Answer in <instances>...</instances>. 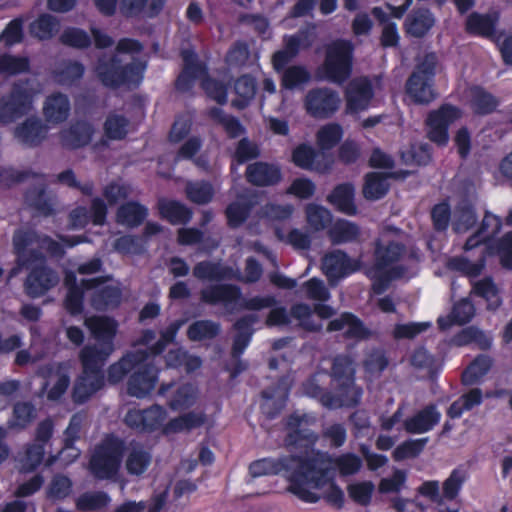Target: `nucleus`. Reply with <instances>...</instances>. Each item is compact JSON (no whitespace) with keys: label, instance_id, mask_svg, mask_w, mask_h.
I'll return each mask as SVG.
<instances>
[{"label":"nucleus","instance_id":"nucleus-27","mask_svg":"<svg viewBox=\"0 0 512 512\" xmlns=\"http://www.w3.org/2000/svg\"><path fill=\"white\" fill-rule=\"evenodd\" d=\"M246 178L255 186H272L281 180V171L278 166L266 162H255L248 165Z\"/></svg>","mask_w":512,"mask_h":512},{"label":"nucleus","instance_id":"nucleus-45","mask_svg":"<svg viewBox=\"0 0 512 512\" xmlns=\"http://www.w3.org/2000/svg\"><path fill=\"white\" fill-rule=\"evenodd\" d=\"M111 502L110 496L103 491H89L82 493L75 501L79 511H97L107 507Z\"/></svg>","mask_w":512,"mask_h":512},{"label":"nucleus","instance_id":"nucleus-22","mask_svg":"<svg viewBox=\"0 0 512 512\" xmlns=\"http://www.w3.org/2000/svg\"><path fill=\"white\" fill-rule=\"evenodd\" d=\"M346 110L349 113H357L365 110L373 96L370 81L367 78L352 80L346 89Z\"/></svg>","mask_w":512,"mask_h":512},{"label":"nucleus","instance_id":"nucleus-64","mask_svg":"<svg viewBox=\"0 0 512 512\" xmlns=\"http://www.w3.org/2000/svg\"><path fill=\"white\" fill-rule=\"evenodd\" d=\"M466 479L467 474L464 470H453L449 477L443 482L444 497L448 500L455 499Z\"/></svg>","mask_w":512,"mask_h":512},{"label":"nucleus","instance_id":"nucleus-53","mask_svg":"<svg viewBox=\"0 0 512 512\" xmlns=\"http://www.w3.org/2000/svg\"><path fill=\"white\" fill-rule=\"evenodd\" d=\"M303 297L317 302H326L330 299V292L324 282L318 278H311L304 282L298 291Z\"/></svg>","mask_w":512,"mask_h":512},{"label":"nucleus","instance_id":"nucleus-13","mask_svg":"<svg viewBox=\"0 0 512 512\" xmlns=\"http://www.w3.org/2000/svg\"><path fill=\"white\" fill-rule=\"evenodd\" d=\"M460 115V111L451 105H443L438 110L430 112L426 120L428 138L438 145L446 144L447 129L460 118Z\"/></svg>","mask_w":512,"mask_h":512},{"label":"nucleus","instance_id":"nucleus-28","mask_svg":"<svg viewBox=\"0 0 512 512\" xmlns=\"http://www.w3.org/2000/svg\"><path fill=\"white\" fill-rule=\"evenodd\" d=\"M151 461V454L143 446L133 444L125 457V469L132 476H141L147 471Z\"/></svg>","mask_w":512,"mask_h":512},{"label":"nucleus","instance_id":"nucleus-49","mask_svg":"<svg viewBox=\"0 0 512 512\" xmlns=\"http://www.w3.org/2000/svg\"><path fill=\"white\" fill-rule=\"evenodd\" d=\"M84 70L79 62L62 61L55 68L54 75L59 84L70 85L83 76Z\"/></svg>","mask_w":512,"mask_h":512},{"label":"nucleus","instance_id":"nucleus-19","mask_svg":"<svg viewBox=\"0 0 512 512\" xmlns=\"http://www.w3.org/2000/svg\"><path fill=\"white\" fill-rule=\"evenodd\" d=\"M171 391L167 402L170 409L179 411L190 408L197 399V389L189 383L176 385L174 382L163 383L158 389L159 396H166Z\"/></svg>","mask_w":512,"mask_h":512},{"label":"nucleus","instance_id":"nucleus-1","mask_svg":"<svg viewBox=\"0 0 512 512\" xmlns=\"http://www.w3.org/2000/svg\"><path fill=\"white\" fill-rule=\"evenodd\" d=\"M362 467V460L353 453H345L333 459L321 451L307 452L302 468L306 477V502L316 503L325 499L330 505L340 508L343 504L344 493L334 481L335 469L340 475L356 474Z\"/></svg>","mask_w":512,"mask_h":512},{"label":"nucleus","instance_id":"nucleus-35","mask_svg":"<svg viewBox=\"0 0 512 512\" xmlns=\"http://www.w3.org/2000/svg\"><path fill=\"white\" fill-rule=\"evenodd\" d=\"M103 281V278H93L83 280L81 287L75 283L71 284L65 299L67 310L72 314L80 313L82 310L83 289L95 288Z\"/></svg>","mask_w":512,"mask_h":512},{"label":"nucleus","instance_id":"nucleus-16","mask_svg":"<svg viewBox=\"0 0 512 512\" xmlns=\"http://www.w3.org/2000/svg\"><path fill=\"white\" fill-rule=\"evenodd\" d=\"M37 375L42 377V390L47 391L49 400H58L70 385V376L60 364H47L38 368Z\"/></svg>","mask_w":512,"mask_h":512},{"label":"nucleus","instance_id":"nucleus-60","mask_svg":"<svg viewBox=\"0 0 512 512\" xmlns=\"http://www.w3.org/2000/svg\"><path fill=\"white\" fill-rule=\"evenodd\" d=\"M227 271L219 264L203 261L193 269V275L202 280H221L226 277Z\"/></svg>","mask_w":512,"mask_h":512},{"label":"nucleus","instance_id":"nucleus-54","mask_svg":"<svg viewBox=\"0 0 512 512\" xmlns=\"http://www.w3.org/2000/svg\"><path fill=\"white\" fill-rule=\"evenodd\" d=\"M303 39L304 36L302 34L290 36L286 39L284 49L276 52L273 56L274 66L276 69L283 67L298 53Z\"/></svg>","mask_w":512,"mask_h":512},{"label":"nucleus","instance_id":"nucleus-25","mask_svg":"<svg viewBox=\"0 0 512 512\" xmlns=\"http://www.w3.org/2000/svg\"><path fill=\"white\" fill-rule=\"evenodd\" d=\"M93 127L84 121H78L59 132L60 143L68 149H77L86 146L91 141Z\"/></svg>","mask_w":512,"mask_h":512},{"label":"nucleus","instance_id":"nucleus-18","mask_svg":"<svg viewBox=\"0 0 512 512\" xmlns=\"http://www.w3.org/2000/svg\"><path fill=\"white\" fill-rule=\"evenodd\" d=\"M167 418V411L160 405H152L147 409L129 410L125 415V423L140 431H152L159 428Z\"/></svg>","mask_w":512,"mask_h":512},{"label":"nucleus","instance_id":"nucleus-63","mask_svg":"<svg viewBox=\"0 0 512 512\" xmlns=\"http://www.w3.org/2000/svg\"><path fill=\"white\" fill-rule=\"evenodd\" d=\"M476 214L469 204H464L457 208L454 216L453 228L456 232H466L476 222Z\"/></svg>","mask_w":512,"mask_h":512},{"label":"nucleus","instance_id":"nucleus-44","mask_svg":"<svg viewBox=\"0 0 512 512\" xmlns=\"http://www.w3.org/2000/svg\"><path fill=\"white\" fill-rule=\"evenodd\" d=\"M331 241L335 244L357 241L360 238V228L347 220H338L329 231Z\"/></svg>","mask_w":512,"mask_h":512},{"label":"nucleus","instance_id":"nucleus-51","mask_svg":"<svg viewBox=\"0 0 512 512\" xmlns=\"http://www.w3.org/2000/svg\"><path fill=\"white\" fill-rule=\"evenodd\" d=\"M235 93L241 98L240 100H234L233 106L243 109L246 107L248 101L253 99L256 93V84L252 77L248 75L241 76L234 85Z\"/></svg>","mask_w":512,"mask_h":512},{"label":"nucleus","instance_id":"nucleus-39","mask_svg":"<svg viewBox=\"0 0 512 512\" xmlns=\"http://www.w3.org/2000/svg\"><path fill=\"white\" fill-rule=\"evenodd\" d=\"M205 420L206 416L202 412L191 411L170 420L165 431L167 433L190 431L203 425Z\"/></svg>","mask_w":512,"mask_h":512},{"label":"nucleus","instance_id":"nucleus-30","mask_svg":"<svg viewBox=\"0 0 512 512\" xmlns=\"http://www.w3.org/2000/svg\"><path fill=\"white\" fill-rule=\"evenodd\" d=\"M182 58L184 61V69L176 81V87L178 90L186 91L191 87L194 78L204 74V69L202 65L196 61V56L193 52L184 50L182 52Z\"/></svg>","mask_w":512,"mask_h":512},{"label":"nucleus","instance_id":"nucleus-23","mask_svg":"<svg viewBox=\"0 0 512 512\" xmlns=\"http://www.w3.org/2000/svg\"><path fill=\"white\" fill-rule=\"evenodd\" d=\"M48 129V125L41 119L30 117L14 129V136L26 146H37L46 139Z\"/></svg>","mask_w":512,"mask_h":512},{"label":"nucleus","instance_id":"nucleus-31","mask_svg":"<svg viewBox=\"0 0 512 512\" xmlns=\"http://www.w3.org/2000/svg\"><path fill=\"white\" fill-rule=\"evenodd\" d=\"M158 207L162 217L174 225L185 224L192 218V211L178 201L161 199Z\"/></svg>","mask_w":512,"mask_h":512},{"label":"nucleus","instance_id":"nucleus-48","mask_svg":"<svg viewBox=\"0 0 512 512\" xmlns=\"http://www.w3.org/2000/svg\"><path fill=\"white\" fill-rule=\"evenodd\" d=\"M91 302L97 310L117 307L121 302V290L117 286H105L94 292Z\"/></svg>","mask_w":512,"mask_h":512},{"label":"nucleus","instance_id":"nucleus-47","mask_svg":"<svg viewBox=\"0 0 512 512\" xmlns=\"http://www.w3.org/2000/svg\"><path fill=\"white\" fill-rule=\"evenodd\" d=\"M452 342L456 346H465L475 343L480 349H488L491 345V338L480 329L469 326L456 334Z\"/></svg>","mask_w":512,"mask_h":512},{"label":"nucleus","instance_id":"nucleus-46","mask_svg":"<svg viewBox=\"0 0 512 512\" xmlns=\"http://www.w3.org/2000/svg\"><path fill=\"white\" fill-rule=\"evenodd\" d=\"M254 204L255 202L252 199L244 196L232 202L226 208L228 224L234 228L240 226L247 219Z\"/></svg>","mask_w":512,"mask_h":512},{"label":"nucleus","instance_id":"nucleus-8","mask_svg":"<svg viewBox=\"0 0 512 512\" xmlns=\"http://www.w3.org/2000/svg\"><path fill=\"white\" fill-rule=\"evenodd\" d=\"M123 443L114 437L105 438L94 450L89 469L100 480L114 479L119 471Z\"/></svg>","mask_w":512,"mask_h":512},{"label":"nucleus","instance_id":"nucleus-6","mask_svg":"<svg viewBox=\"0 0 512 512\" xmlns=\"http://www.w3.org/2000/svg\"><path fill=\"white\" fill-rule=\"evenodd\" d=\"M304 456L288 455L278 459L264 458L252 462L249 472L252 477L282 474L288 481V490L306 502V477L302 468Z\"/></svg>","mask_w":512,"mask_h":512},{"label":"nucleus","instance_id":"nucleus-4","mask_svg":"<svg viewBox=\"0 0 512 512\" xmlns=\"http://www.w3.org/2000/svg\"><path fill=\"white\" fill-rule=\"evenodd\" d=\"M399 233V229L386 226L376 242L375 264L367 271L368 277L373 280L372 289L376 294L383 293L392 280L405 273L403 266L396 265L406 253L405 246L391 239L394 234Z\"/></svg>","mask_w":512,"mask_h":512},{"label":"nucleus","instance_id":"nucleus-58","mask_svg":"<svg viewBox=\"0 0 512 512\" xmlns=\"http://www.w3.org/2000/svg\"><path fill=\"white\" fill-rule=\"evenodd\" d=\"M471 101L474 109L481 114L491 113L498 105V101L482 88L471 89Z\"/></svg>","mask_w":512,"mask_h":512},{"label":"nucleus","instance_id":"nucleus-14","mask_svg":"<svg viewBox=\"0 0 512 512\" xmlns=\"http://www.w3.org/2000/svg\"><path fill=\"white\" fill-rule=\"evenodd\" d=\"M258 321V315L249 314L243 316L234 324L236 334L234 336L231 350V356L235 362V370L233 372V376H236L237 374L241 373L247 367L246 363L240 360V355L244 352V350L246 349L251 340L253 334L252 326Z\"/></svg>","mask_w":512,"mask_h":512},{"label":"nucleus","instance_id":"nucleus-41","mask_svg":"<svg viewBox=\"0 0 512 512\" xmlns=\"http://www.w3.org/2000/svg\"><path fill=\"white\" fill-rule=\"evenodd\" d=\"M472 293L484 298L490 310H496L501 305L498 288L490 277L473 282Z\"/></svg>","mask_w":512,"mask_h":512},{"label":"nucleus","instance_id":"nucleus-10","mask_svg":"<svg viewBox=\"0 0 512 512\" xmlns=\"http://www.w3.org/2000/svg\"><path fill=\"white\" fill-rule=\"evenodd\" d=\"M33 109V93L27 83L18 82L0 97V124H12Z\"/></svg>","mask_w":512,"mask_h":512},{"label":"nucleus","instance_id":"nucleus-32","mask_svg":"<svg viewBox=\"0 0 512 512\" xmlns=\"http://www.w3.org/2000/svg\"><path fill=\"white\" fill-rule=\"evenodd\" d=\"M84 324L99 342L113 341L117 328L113 319L106 316H92L86 318Z\"/></svg>","mask_w":512,"mask_h":512},{"label":"nucleus","instance_id":"nucleus-11","mask_svg":"<svg viewBox=\"0 0 512 512\" xmlns=\"http://www.w3.org/2000/svg\"><path fill=\"white\" fill-rule=\"evenodd\" d=\"M314 418L307 414H292L287 420L286 446L291 452L300 450L295 456H305L307 452L315 451L312 446L316 443L318 436L310 429Z\"/></svg>","mask_w":512,"mask_h":512},{"label":"nucleus","instance_id":"nucleus-12","mask_svg":"<svg viewBox=\"0 0 512 512\" xmlns=\"http://www.w3.org/2000/svg\"><path fill=\"white\" fill-rule=\"evenodd\" d=\"M341 98L338 92L328 87L310 89L304 98V108L317 119L331 117L339 108Z\"/></svg>","mask_w":512,"mask_h":512},{"label":"nucleus","instance_id":"nucleus-15","mask_svg":"<svg viewBox=\"0 0 512 512\" xmlns=\"http://www.w3.org/2000/svg\"><path fill=\"white\" fill-rule=\"evenodd\" d=\"M358 260L351 259L340 250L326 254L322 259V270L331 285H335L340 279L359 270Z\"/></svg>","mask_w":512,"mask_h":512},{"label":"nucleus","instance_id":"nucleus-26","mask_svg":"<svg viewBox=\"0 0 512 512\" xmlns=\"http://www.w3.org/2000/svg\"><path fill=\"white\" fill-rule=\"evenodd\" d=\"M441 419V413L435 405H428L404 421L408 433L422 434L434 428Z\"/></svg>","mask_w":512,"mask_h":512},{"label":"nucleus","instance_id":"nucleus-38","mask_svg":"<svg viewBox=\"0 0 512 512\" xmlns=\"http://www.w3.org/2000/svg\"><path fill=\"white\" fill-rule=\"evenodd\" d=\"M354 187L351 184L345 183L338 185L328 200L335 205L341 212L349 215L356 213V207L353 203Z\"/></svg>","mask_w":512,"mask_h":512},{"label":"nucleus","instance_id":"nucleus-57","mask_svg":"<svg viewBox=\"0 0 512 512\" xmlns=\"http://www.w3.org/2000/svg\"><path fill=\"white\" fill-rule=\"evenodd\" d=\"M210 117L222 125L226 133L231 138L240 136L243 133V127L240 122L232 116L226 115L220 108H212L209 111Z\"/></svg>","mask_w":512,"mask_h":512},{"label":"nucleus","instance_id":"nucleus-36","mask_svg":"<svg viewBox=\"0 0 512 512\" xmlns=\"http://www.w3.org/2000/svg\"><path fill=\"white\" fill-rule=\"evenodd\" d=\"M238 296L239 290L232 285H213L201 291V300L209 304L231 303Z\"/></svg>","mask_w":512,"mask_h":512},{"label":"nucleus","instance_id":"nucleus-29","mask_svg":"<svg viewBox=\"0 0 512 512\" xmlns=\"http://www.w3.org/2000/svg\"><path fill=\"white\" fill-rule=\"evenodd\" d=\"M165 0H120V12L133 17L144 14L149 17L157 15L163 8Z\"/></svg>","mask_w":512,"mask_h":512},{"label":"nucleus","instance_id":"nucleus-21","mask_svg":"<svg viewBox=\"0 0 512 512\" xmlns=\"http://www.w3.org/2000/svg\"><path fill=\"white\" fill-rule=\"evenodd\" d=\"M114 350V343L110 340L84 346L79 353L83 369L101 372V368Z\"/></svg>","mask_w":512,"mask_h":512},{"label":"nucleus","instance_id":"nucleus-24","mask_svg":"<svg viewBox=\"0 0 512 512\" xmlns=\"http://www.w3.org/2000/svg\"><path fill=\"white\" fill-rule=\"evenodd\" d=\"M104 385L102 372L83 369L75 381L72 397L76 403H84Z\"/></svg>","mask_w":512,"mask_h":512},{"label":"nucleus","instance_id":"nucleus-3","mask_svg":"<svg viewBox=\"0 0 512 512\" xmlns=\"http://www.w3.org/2000/svg\"><path fill=\"white\" fill-rule=\"evenodd\" d=\"M148 356L147 349H137L126 353L109 366L108 382L113 385L118 384L128 373L134 371L127 382V393L138 399L147 397L154 390L158 381V369L147 362Z\"/></svg>","mask_w":512,"mask_h":512},{"label":"nucleus","instance_id":"nucleus-17","mask_svg":"<svg viewBox=\"0 0 512 512\" xmlns=\"http://www.w3.org/2000/svg\"><path fill=\"white\" fill-rule=\"evenodd\" d=\"M24 282V291L31 298H39L59 283L58 274L51 268L40 265L31 267Z\"/></svg>","mask_w":512,"mask_h":512},{"label":"nucleus","instance_id":"nucleus-20","mask_svg":"<svg viewBox=\"0 0 512 512\" xmlns=\"http://www.w3.org/2000/svg\"><path fill=\"white\" fill-rule=\"evenodd\" d=\"M71 102L68 95L54 92L46 96L42 104V115L45 122L56 126L64 123L70 116Z\"/></svg>","mask_w":512,"mask_h":512},{"label":"nucleus","instance_id":"nucleus-7","mask_svg":"<svg viewBox=\"0 0 512 512\" xmlns=\"http://www.w3.org/2000/svg\"><path fill=\"white\" fill-rule=\"evenodd\" d=\"M436 65L437 56L434 53H428L418 61L407 79L406 93L415 103L427 105L437 98L434 90Z\"/></svg>","mask_w":512,"mask_h":512},{"label":"nucleus","instance_id":"nucleus-59","mask_svg":"<svg viewBox=\"0 0 512 512\" xmlns=\"http://www.w3.org/2000/svg\"><path fill=\"white\" fill-rule=\"evenodd\" d=\"M354 365L348 356H338L333 361L332 376L340 383H349L353 381Z\"/></svg>","mask_w":512,"mask_h":512},{"label":"nucleus","instance_id":"nucleus-9","mask_svg":"<svg viewBox=\"0 0 512 512\" xmlns=\"http://www.w3.org/2000/svg\"><path fill=\"white\" fill-rule=\"evenodd\" d=\"M352 51L353 47L348 41L337 40L329 44L320 68L323 78L335 84L344 83L352 72Z\"/></svg>","mask_w":512,"mask_h":512},{"label":"nucleus","instance_id":"nucleus-2","mask_svg":"<svg viewBox=\"0 0 512 512\" xmlns=\"http://www.w3.org/2000/svg\"><path fill=\"white\" fill-rule=\"evenodd\" d=\"M140 42L121 39L113 54L102 55L97 62L95 72L98 79L107 87H118L125 83H138L146 69L145 61L135 58L142 51Z\"/></svg>","mask_w":512,"mask_h":512},{"label":"nucleus","instance_id":"nucleus-40","mask_svg":"<svg viewBox=\"0 0 512 512\" xmlns=\"http://www.w3.org/2000/svg\"><path fill=\"white\" fill-rule=\"evenodd\" d=\"M492 359L488 355L477 356L462 373V382L464 385H473L478 383L490 370Z\"/></svg>","mask_w":512,"mask_h":512},{"label":"nucleus","instance_id":"nucleus-50","mask_svg":"<svg viewBox=\"0 0 512 512\" xmlns=\"http://www.w3.org/2000/svg\"><path fill=\"white\" fill-rule=\"evenodd\" d=\"M58 30V21L49 14L41 15L30 25L31 34L41 40L51 38Z\"/></svg>","mask_w":512,"mask_h":512},{"label":"nucleus","instance_id":"nucleus-33","mask_svg":"<svg viewBox=\"0 0 512 512\" xmlns=\"http://www.w3.org/2000/svg\"><path fill=\"white\" fill-rule=\"evenodd\" d=\"M435 19L427 9L414 11L406 19V31L413 37H422L434 25Z\"/></svg>","mask_w":512,"mask_h":512},{"label":"nucleus","instance_id":"nucleus-43","mask_svg":"<svg viewBox=\"0 0 512 512\" xmlns=\"http://www.w3.org/2000/svg\"><path fill=\"white\" fill-rule=\"evenodd\" d=\"M388 175L385 173L371 172L366 175L363 186V195L368 200L382 198L388 191Z\"/></svg>","mask_w":512,"mask_h":512},{"label":"nucleus","instance_id":"nucleus-56","mask_svg":"<svg viewBox=\"0 0 512 512\" xmlns=\"http://www.w3.org/2000/svg\"><path fill=\"white\" fill-rule=\"evenodd\" d=\"M187 197L194 203L206 204L214 195V189L208 182H189L186 185Z\"/></svg>","mask_w":512,"mask_h":512},{"label":"nucleus","instance_id":"nucleus-34","mask_svg":"<svg viewBox=\"0 0 512 512\" xmlns=\"http://www.w3.org/2000/svg\"><path fill=\"white\" fill-rule=\"evenodd\" d=\"M496 22V14H479L474 12L467 17L466 30L471 34L489 37L494 32Z\"/></svg>","mask_w":512,"mask_h":512},{"label":"nucleus","instance_id":"nucleus-55","mask_svg":"<svg viewBox=\"0 0 512 512\" xmlns=\"http://www.w3.org/2000/svg\"><path fill=\"white\" fill-rule=\"evenodd\" d=\"M36 418V408L30 402H17L13 408L11 426L23 429Z\"/></svg>","mask_w":512,"mask_h":512},{"label":"nucleus","instance_id":"nucleus-61","mask_svg":"<svg viewBox=\"0 0 512 512\" xmlns=\"http://www.w3.org/2000/svg\"><path fill=\"white\" fill-rule=\"evenodd\" d=\"M447 266L451 270L461 272L468 277H476L480 275L484 268V259L472 263L464 257H454L449 259Z\"/></svg>","mask_w":512,"mask_h":512},{"label":"nucleus","instance_id":"nucleus-42","mask_svg":"<svg viewBox=\"0 0 512 512\" xmlns=\"http://www.w3.org/2000/svg\"><path fill=\"white\" fill-rule=\"evenodd\" d=\"M221 331V325L212 320H197L191 323L187 336L191 341H204L215 338Z\"/></svg>","mask_w":512,"mask_h":512},{"label":"nucleus","instance_id":"nucleus-37","mask_svg":"<svg viewBox=\"0 0 512 512\" xmlns=\"http://www.w3.org/2000/svg\"><path fill=\"white\" fill-rule=\"evenodd\" d=\"M147 216V209L137 203L128 202L119 207L117 211V222L128 227L139 226Z\"/></svg>","mask_w":512,"mask_h":512},{"label":"nucleus","instance_id":"nucleus-52","mask_svg":"<svg viewBox=\"0 0 512 512\" xmlns=\"http://www.w3.org/2000/svg\"><path fill=\"white\" fill-rule=\"evenodd\" d=\"M306 220L312 230L320 231L331 223L332 216L328 209L319 205L309 204L306 207Z\"/></svg>","mask_w":512,"mask_h":512},{"label":"nucleus","instance_id":"nucleus-62","mask_svg":"<svg viewBox=\"0 0 512 512\" xmlns=\"http://www.w3.org/2000/svg\"><path fill=\"white\" fill-rule=\"evenodd\" d=\"M310 79L309 72L301 66H291L282 74V86L286 89H294L307 83Z\"/></svg>","mask_w":512,"mask_h":512},{"label":"nucleus","instance_id":"nucleus-5","mask_svg":"<svg viewBox=\"0 0 512 512\" xmlns=\"http://www.w3.org/2000/svg\"><path fill=\"white\" fill-rule=\"evenodd\" d=\"M13 249L16 254V267L10 276H16L22 268H30L41 264L43 252L52 255H62L61 245L46 235H41L30 229H19L13 235Z\"/></svg>","mask_w":512,"mask_h":512}]
</instances>
